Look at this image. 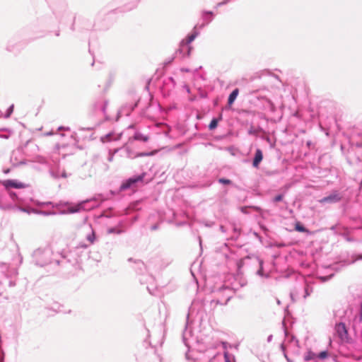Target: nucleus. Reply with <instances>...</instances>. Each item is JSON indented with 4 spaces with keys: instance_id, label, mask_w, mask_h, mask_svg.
Segmentation results:
<instances>
[{
    "instance_id": "1",
    "label": "nucleus",
    "mask_w": 362,
    "mask_h": 362,
    "mask_svg": "<svg viewBox=\"0 0 362 362\" xmlns=\"http://www.w3.org/2000/svg\"><path fill=\"white\" fill-rule=\"evenodd\" d=\"M18 274L16 268L11 267L6 263L0 262V286L3 288L15 286Z\"/></svg>"
},
{
    "instance_id": "2",
    "label": "nucleus",
    "mask_w": 362,
    "mask_h": 362,
    "mask_svg": "<svg viewBox=\"0 0 362 362\" xmlns=\"http://www.w3.org/2000/svg\"><path fill=\"white\" fill-rule=\"evenodd\" d=\"M201 28L202 25L199 27L197 25L194 26L192 33H189L185 39L180 42L179 48L176 52V54L179 55L182 58L187 57L190 55L192 50V47L190 45V43L199 35Z\"/></svg>"
},
{
    "instance_id": "3",
    "label": "nucleus",
    "mask_w": 362,
    "mask_h": 362,
    "mask_svg": "<svg viewBox=\"0 0 362 362\" xmlns=\"http://www.w3.org/2000/svg\"><path fill=\"white\" fill-rule=\"evenodd\" d=\"M52 250L49 247H40L33 253V258L36 265L44 267L52 262Z\"/></svg>"
},
{
    "instance_id": "4",
    "label": "nucleus",
    "mask_w": 362,
    "mask_h": 362,
    "mask_svg": "<svg viewBox=\"0 0 362 362\" xmlns=\"http://www.w3.org/2000/svg\"><path fill=\"white\" fill-rule=\"evenodd\" d=\"M182 340L185 345L189 349H195L199 352H203L204 351H209V348L206 347L201 344L199 340H195L192 334V331L186 328L183 332L182 334Z\"/></svg>"
},
{
    "instance_id": "5",
    "label": "nucleus",
    "mask_w": 362,
    "mask_h": 362,
    "mask_svg": "<svg viewBox=\"0 0 362 362\" xmlns=\"http://www.w3.org/2000/svg\"><path fill=\"white\" fill-rule=\"evenodd\" d=\"M65 204L68 206L67 209L62 211V214H74L90 210V199L81 201L74 205H70L69 203H66Z\"/></svg>"
},
{
    "instance_id": "6",
    "label": "nucleus",
    "mask_w": 362,
    "mask_h": 362,
    "mask_svg": "<svg viewBox=\"0 0 362 362\" xmlns=\"http://www.w3.org/2000/svg\"><path fill=\"white\" fill-rule=\"evenodd\" d=\"M48 168L49 175L54 179L67 177L66 171L64 169L61 170L59 163L57 160L52 159L51 164H49Z\"/></svg>"
},
{
    "instance_id": "7",
    "label": "nucleus",
    "mask_w": 362,
    "mask_h": 362,
    "mask_svg": "<svg viewBox=\"0 0 362 362\" xmlns=\"http://www.w3.org/2000/svg\"><path fill=\"white\" fill-rule=\"evenodd\" d=\"M2 185L6 189L10 188L21 189L25 187V185L23 182H18L16 180H6L2 182Z\"/></svg>"
},
{
    "instance_id": "8",
    "label": "nucleus",
    "mask_w": 362,
    "mask_h": 362,
    "mask_svg": "<svg viewBox=\"0 0 362 362\" xmlns=\"http://www.w3.org/2000/svg\"><path fill=\"white\" fill-rule=\"evenodd\" d=\"M143 177L144 175L130 177L121 185L120 189L125 190L127 189L132 187L135 183L141 181L143 180Z\"/></svg>"
},
{
    "instance_id": "9",
    "label": "nucleus",
    "mask_w": 362,
    "mask_h": 362,
    "mask_svg": "<svg viewBox=\"0 0 362 362\" xmlns=\"http://www.w3.org/2000/svg\"><path fill=\"white\" fill-rule=\"evenodd\" d=\"M335 332L341 340H345L348 337V332L344 323L340 322L335 325Z\"/></svg>"
},
{
    "instance_id": "10",
    "label": "nucleus",
    "mask_w": 362,
    "mask_h": 362,
    "mask_svg": "<svg viewBox=\"0 0 362 362\" xmlns=\"http://www.w3.org/2000/svg\"><path fill=\"white\" fill-rule=\"evenodd\" d=\"M216 354L214 353L208 354L206 358L204 360H202L199 358H193L190 353L188 351L186 353V358L187 360L192 359V362H211V361L215 358Z\"/></svg>"
},
{
    "instance_id": "11",
    "label": "nucleus",
    "mask_w": 362,
    "mask_h": 362,
    "mask_svg": "<svg viewBox=\"0 0 362 362\" xmlns=\"http://www.w3.org/2000/svg\"><path fill=\"white\" fill-rule=\"evenodd\" d=\"M121 134H115L114 133H109L105 136H102L100 140L103 143L108 142L110 141H117L120 139Z\"/></svg>"
},
{
    "instance_id": "12",
    "label": "nucleus",
    "mask_w": 362,
    "mask_h": 362,
    "mask_svg": "<svg viewBox=\"0 0 362 362\" xmlns=\"http://www.w3.org/2000/svg\"><path fill=\"white\" fill-rule=\"evenodd\" d=\"M262 159H263L262 151L260 149L257 148L255 151V157H254L253 162H252V165L255 168H258L259 165L261 163V161L262 160Z\"/></svg>"
},
{
    "instance_id": "13",
    "label": "nucleus",
    "mask_w": 362,
    "mask_h": 362,
    "mask_svg": "<svg viewBox=\"0 0 362 362\" xmlns=\"http://www.w3.org/2000/svg\"><path fill=\"white\" fill-rule=\"evenodd\" d=\"M341 197L338 194H332L329 196L325 197L322 199L321 202L323 203H334L340 200Z\"/></svg>"
},
{
    "instance_id": "14",
    "label": "nucleus",
    "mask_w": 362,
    "mask_h": 362,
    "mask_svg": "<svg viewBox=\"0 0 362 362\" xmlns=\"http://www.w3.org/2000/svg\"><path fill=\"white\" fill-rule=\"evenodd\" d=\"M13 208V205L11 204L4 203V196L0 193V209L8 210Z\"/></svg>"
},
{
    "instance_id": "15",
    "label": "nucleus",
    "mask_w": 362,
    "mask_h": 362,
    "mask_svg": "<svg viewBox=\"0 0 362 362\" xmlns=\"http://www.w3.org/2000/svg\"><path fill=\"white\" fill-rule=\"evenodd\" d=\"M239 90L238 88H235L232 91V93L229 95L228 99V105H231L234 101L235 100L237 96L238 95Z\"/></svg>"
},
{
    "instance_id": "16",
    "label": "nucleus",
    "mask_w": 362,
    "mask_h": 362,
    "mask_svg": "<svg viewBox=\"0 0 362 362\" xmlns=\"http://www.w3.org/2000/svg\"><path fill=\"white\" fill-rule=\"evenodd\" d=\"M6 50L10 52H13L14 54H17L20 52V47L18 45H16V44H8L7 46H6Z\"/></svg>"
},
{
    "instance_id": "17",
    "label": "nucleus",
    "mask_w": 362,
    "mask_h": 362,
    "mask_svg": "<svg viewBox=\"0 0 362 362\" xmlns=\"http://www.w3.org/2000/svg\"><path fill=\"white\" fill-rule=\"evenodd\" d=\"M202 19L205 21H211L214 13L211 11H203L202 13Z\"/></svg>"
},
{
    "instance_id": "18",
    "label": "nucleus",
    "mask_w": 362,
    "mask_h": 362,
    "mask_svg": "<svg viewBox=\"0 0 362 362\" xmlns=\"http://www.w3.org/2000/svg\"><path fill=\"white\" fill-rule=\"evenodd\" d=\"M35 162L42 164V165H45L46 166H47V168L49 167V164H51V161H48L47 160V158H45V157H42V156L36 157Z\"/></svg>"
},
{
    "instance_id": "19",
    "label": "nucleus",
    "mask_w": 362,
    "mask_h": 362,
    "mask_svg": "<svg viewBox=\"0 0 362 362\" xmlns=\"http://www.w3.org/2000/svg\"><path fill=\"white\" fill-rule=\"evenodd\" d=\"M259 269L257 271V274L262 277H268V274H265L263 270V261L259 259Z\"/></svg>"
},
{
    "instance_id": "20",
    "label": "nucleus",
    "mask_w": 362,
    "mask_h": 362,
    "mask_svg": "<svg viewBox=\"0 0 362 362\" xmlns=\"http://www.w3.org/2000/svg\"><path fill=\"white\" fill-rule=\"evenodd\" d=\"M134 139L136 140H140V141H145V142L148 140V137L147 136H145V135H144V134H142L141 133H139V132L135 133Z\"/></svg>"
},
{
    "instance_id": "21",
    "label": "nucleus",
    "mask_w": 362,
    "mask_h": 362,
    "mask_svg": "<svg viewBox=\"0 0 362 362\" xmlns=\"http://www.w3.org/2000/svg\"><path fill=\"white\" fill-rule=\"evenodd\" d=\"M224 358L226 362H235L234 356L230 355L228 351L224 352Z\"/></svg>"
},
{
    "instance_id": "22",
    "label": "nucleus",
    "mask_w": 362,
    "mask_h": 362,
    "mask_svg": "<svg viewBox=\"0 0 362 362\" xmlns=\"http://www.w3.org/2000/svg\"><path fill=\"white\" fill-rule=\"evenodd\" d=\"M90 127H87V128H82V127H80L78 128V132H75L74 133V136L76 138H80V136H81V133L83 132V131H90Z\"/></svg>"
},
{
    "instance_id": "23",
    "label": "nucleus",
    "mask_w": 362,
    "mask_h": 362,
    "mask_svg": "<svg viewBox=\"0 0 362 362\" xmlns=\"http://www.w3.org/2000/svg\"><path fill=\"white\" fill-rule=\"evenodd\" d=\"M315 357V354L312 351H308L304 356V359L306 361H310Z\"/></svg>"
},
{
    "instance_id": "24",
    "label": "nucleus",
    "mask_w": 362,
    "mask_h": 362,
    "mask_svg": "<svg viewBox=\"0 0 362 362\" xmlns=\"http://www.w3.org/2000/svg\"><path fill=\"white\" fill-rule=\"evenodd\" d=\"M122 233V230L117 228H109L107 229V233L109 234H111V233H117V234H119Z\"/></svg>"
},
{
    "instance_id": "25",
    "label": "nucleus",
    "mask_w": 362,
    "mask_h": 362,
    "mask_svg": "<svg viewBox=\"0 0 362 362\" xmlns=\"http://www.w3.org/2000/svg\"><path fill=\"white\" fill-rule=\"evenodd\" d=\"M13 108H14V105H11L6 110V112L5 114V117L6 118H8L11 116V115L13 113Z\"/></svg>"
},
{
    "instance_id": "26",
    "label": "nucleus",
    "mask_w": 362,
    "mask_h": 362,
    "mask_svg": "<svg viewBox=\"0 0 362 362\" xmlns=\"http://www.w3.org/2000/svg\"><path fill=\"white\" fill-rule=\"evenodd\" d=\"M296 230L299 232H307L308 230L302 225L297 223L295 227Z\"/></svg>"
},
{
    "instance_id": "27",
    "label": "nucleus",
    "mask_w": 362,
    "mask_h": 362,
    "mask_svg": "<svg viewBox=\"0 0 362 362\" xmlns=\"http://www.w3.org/2000/svg\"><path fill=\"white\" fill-rule=\"evenodd\" d=\"M217 124H218L217 120L216 119H213L209 125V128L210 129H214L217 127Z\"/></svg>"
},
{
    "instance_id": "28",
    "label": "nucleus",
    "mask_w": 362,
    "mask_h": 362,
    "mask_svg": "<svg viewBox=\"0 0 362 362\" xmlns=\"http://www.w3.org/2000/svg\"><path fill=\"white\" fill-rule=\"evenodd\" d=\"M37 214H42L43 216H49L55 214V212L53 211H38Z\"/></svg>"
},
{
    "instance_id": "29",
    "label": "nucleus",
    "mask_w": 362,
    "mask_h": 362,
    "mask_svg": "<svg viewBox=\"0 0 362 362\" xmlns=\"http://www.w3.org/2000/svg\"><path fill=\"white\" fill-rule=\"evenodd\" d=\"M218 182L223 185H230L231 183V181L228 179L220 178L218 179Z\"/></svg>"
},
{
    "instance_id": "30",
    "label": "nucleus",
    "mask_w": 362,
    "mask_h": 362,
    "mask_svg": "<svg viewBox=\"0 0 362 362\" xmlns=\"http://www.w3.org/2000/svg\"><path fill=\"white\" fill-rule=\"evenodd\" d=\"M8 194H9L11 199H13V201L18 199V195L16 194V193H15L13 192H9Z\"/></svg>"
},
{
    "instance_id": "31",
    "label": "nucleus",
    "mask_w": 362,
    "mask_h": 362,
    "mask_svg": "<svg viewBox=\"0 0 362 362\" xmlns=\"http://www.w3.org/2000/svg\"><path fill=\"white\" fill-rule=\"evenodd\" d=\"M327 352L325 351L320 352L318 355V358L320 359H324V358H327Z\"/></svg>"
},
{
    "instance_id": "32",
    "label": "nucleus",
    "mask_w": 362,
    "mask_h": 362,
    "mask_svg": "<svg viewBox=\"0 0 362 362\" xmlns=\"http://www.w3.org/2000/svg\"><path fill=\"white\" fill-rule=\"evenodd\" d=\"M135 263L137 264L139 269H141V270L142 269L143 267H144V262L140 261V260L135 261Z\"/></svg>"
},
{
    "instance_id": "33",
    "label": "nucleus",
    "mask_w": 362,
    "mask_h": 362,
    "mask_svg": "<svg viewBox=\"0 0 362 362\" xmlns=\"http://www.w3.org/2000/svg\"><path fill=\"white\" fill-rule=\"evenodd\" d=\"M283 199V195L282 194H279L277 196H276L274 198V202H280Z\"/></svg>"
},
{
    "instance_id": "34",
    "label": "nucleus",
    "mask_w": 362,
    "mask_h": 362,
    "mask_svg": "<svg viewBox=\"0 0 362 362\" xmlns=\"http://www.w3.org/2000/svg\"><path fill=\"white\" fill-rule=\"evenodd\" d=\"M358 317H359V321L362 322V302L361 303V305H360Z\"/></svg>"
},
{
    "instance_id": "35",
    "label": "nucleus",
    "mask_w": 362,
    "mask_h": 362,
    "mask_svg": "<svg viewBox=\"0 0 362 362\" xmlns=\"http://www.w3.org/2000/svg\"><path fill=\"white\" fill-rule=\"evenodd\" d=\"M151 154V153H138L135 157L146 156H149Z\"/></svg>"
},
{
    "instance_id": "36",
    "label": "nucleus",
    "mask_w": 362,
    "mask_h": 362,
    "mask_svg": "<svg viewBox=\"0 0 362 362\" xmlns=\"http://www.w3.org/2000/svg\"><path fill=\"white\" fill-rule=\"evenodd\" d=\"M10 136L9 134H0V138L7 139Z\"/></svg>"
},
{
    "instance_id": "37",
    "label": "nucleus",
    "mask_w": 362,
    "mask_h": 362,
    "mask_svg": "<svg viewBox=\"0 0 362 362\" xmlns=\"http://www.w3.org/2000/svg\"><path fill=\"white\" fill-rule=\"evenodd\" d=\"M59 130H66V131H69L70 130V128L69 127H59L58 128Z\"/></svg>"
},
{
    "instance_id": "38",
    "label": "nucleus",
    "mask_w": 362,
    "mask_h": 362,
    "mask_svg": "<svg viewBox=\"0 0 362 362\" xmlns=\"http://www.w3.org/2000/svg\"><path fill=\"white\" fill-rule=\"evenodd\" d=\"M80 247H81V248H87L88 245H85V244H80L77 249H79Z\"/></svg>"
},
{
    "instance_id": "39",
    "label": "nucleus",
    "mask_w": 362,
    "mask_h": 362,
    "mask_svg": "<svg viewBox=\"0 0 362 362\" xmlns=\"http://www.w3.org/2000/svg\"><path fill=\"white\" fill-rule=\"evenodd\" d=\"M112 159H113V154L111 153V152H110V156L108 157V160L110 162L112 161Z\"/></svg>"
},
{
    "instance_id": "40",
    "label": "nucleus",
    "mask_w": 362,
    "mask_h": 362,
    "mask_svg": "<svg viewBox=\"0 0 362 362\" xmlns=\"http://www.w3.org/2000/svg\"><path fill=\"white\" fill-rule=\"evenodd\" d=\"M158 228V225H153V226H151V230H156Z\"/></svg>"
},
{
    "instance_id": "41",
    "label": "nucleus",
    "mask_w": 362,
    "mask_h": 362,
    "mask_svg": "<svg viewBox=\"0 0 362 362\" xmlns=\"http://www.w3.org/2000/svg\"><path fill=\"white\" fill-rule=\"evenodd\" d=\"M86 239L90 243V233L86 235Z\"/></svg>"
},
{
    "instance_id": "42",
    "label": "nucleus",
    "mask_w": 362,
    "mask_h": 362,
    "mask_svg": "<svg viewBox=\"0 0 362 362\" xmlns=\"http://www.w3.org/2000/svg\"><path fill=\"white\" fill-rule=\"evenodd\" d=\"M222 345H223V347L224 349H227V343L226 342H223Z\"/></svg>"
},
{
    "instance_id": "43",
    "label": "nucleus",
    "mask_w": 362,
    "mask_h": 362,
    "mask_svg": "<svg viewBox=\"0 0 362 362\" xmlns=\"http://www.w3.org/2000/svg\"><path fill=\"white\" fill-rule=\"evenodd\" d=\"M305 295L304 296V298H305L309 295V293L308 292L307 288H305Z\"/></svg>"
},
{
    "instance_id": "44",
    "label": "nucleus",
    "mask_w": 362,
    "mask_h": 362,
    "mask_svg": "<svg viewBox=\"0 0 362 362\" xmlns=\"http://www.w3.org/2000/svg\"><path fill=\"white\" fill-rule=\"evenodd\" d=\"M88 52H90V42L88 41Z\"/></svg>"
},
{
    "instance_id": "45",
    "label": "nucleus",
    "mask_w": 362,
    "mask_h": 362,
    "mask_svg": "<svg viewBox=\"0 0 362 362\" xmlns=\"http://www.w3.org/2000/svg\"><path fill=\"white\" fill-rule=\"evenodd\" d=\"M54 35L56 36H59V30L55 31Z\"/></svg>"
},
{
    "instance_id": "46",
    "label": "nucleus",
    "mask_w": 362,
    "mask_h": 362,
    "mask_svg": "<svg viewBox=\"0 0 362 362\" xmlns=\"http://www.w3.org/2000/svg\"><path fill=\"white\" fill-rule=\"evenodd\" d=\"M88 216H86L84 217V223H86L88 221Z\"/></svg>"
},
{
    "instance_id": "47",
    "label": "nucleus",
    "mask_w": 362,
    "mask_h": 362,
    "mask_svg": "<svg viewBox=\"0 0 362 362\" xmlns=\"http://www.w3.org/2000/svg\"><path fill=\"white\" fill-rule=\"evenodd\" d=\"M272 335H270L268 337L267 341H270L272 340Z\"/></svg>"
},
{
    "instance_id": "48",
    "label": "nucleus",
    "mask_w": 362,
    "mask_h": 362,
    "mask_svg": "<svg viewBox=\"0 0 362 362\" xmlns=\"http://www.w3.org/2000/svg\"><path fill=\"white\" fill-rule=\"evenodd\" d=\"M91 235H92V243L93 242V238H94V233L92 231V233H91Z\"/></svg>"
},
{
    "instance_id": "49",
    "label": "nucleus",
    "mask_w": 362,
    "mask_h": 362,
    "mask_svg": "<svg viewBox=\"0 0 362 362\" xmlns=\"http://www.w3.org/2000/svg\"><path fill=\"white\" fill-rule=\"evenodd\" d=\"M44 205H50L52 204V202H46V203H43Z\"/></svg>"
},
{
    "instance_id": "50",
    "label": "nucleus",
    "mask_w": 362,
    "mask_h": 362,
    "mask_svg": "<svg viewBox=\"0 0 362 362\" xmlns=\"http://www.w3.org/2000/svg\"><path fill=\"white\" fill-rule=\"evenodd\" d=\"M107 104L105 103L103 107V111L105 112Z\"/></svg>"
},
{
    "instance_id": "51",
    "label": "nucleus",
    "mask_w": 362,
    "mask_h": 362,
    "mask_svg": "<svg viewBox=\"0 0 362 362\" xmlns=\"http://www.w3.org/2000/svg\"><path fill=\"white\" fill-rule=\"evenodd\" d=\"M347 241H352V239L349 238V237L346 238Z\"/></svg>"
},
{
    "instance_id": "52",
    "label": "nucleus",
    "mask_w": 362,
    "mask_h": 362,
    "mask_svg": "<svg viewBox=\"0 0 362 362\" xmlns=\"http://www.w3.org/2000/svg\"><path fill=\"white\" fill-rule=\"evenodd\" d=\"M55 262H56V264H59V262H59V260L56 259V260H55Z\"/></svg>"
},
{
    "instance_id": "53",
    "label": "nucleus",
    "mask_w": 362,
    "mask_h": 362,
    "mask_svg": "<svg viewBox=\"0 0 362 362\" xmlns=\"http://www.w3.org/2000/svg\"><path fill=\"white\" fill-rule=\"evenodd\" d=\"M291 297L292 299H293V293H291Z\"/></svg>"
},
{
    "instance_id": "54",
    "label": "nucleus",
    "mask_w": 362,
    "mask_h": 362,
    "mask_svg": "<svg viewBox=\"0 0 362 362\" xmlns=\"http://www.w3.org/2000/svg\"><path fill=\"white\" fill-rule=\"evenodd\" d=\"M20 209H21V211H25V209H23V208H20Z\"/></svg>"
},
{
    "instance_id": "55",
    "label": "nucleus",
    "mask_w": 362,
    "mask_h": 362,
    "mask_svg": "<svg viewBox=\"0 0 362 362\" xmlns=\"http://www.w3.org/2000/svg\"><path fill=\"white\" fill-rule=\"evenodd\" d=\"M71 28V30H74V26H73V25L71 26V28Z\"/></svg>"
},
{
    "instance_id": "56",
    "label": "nucleus",
    "mask_w": 362,
    "mask_h": 362,
    "mask_svg": "<svg viewBox=\"0 0 362 362\" xmlns=\"http://www.w3.org/2000/svg\"><path fill=\"white\" fill-rule=\"evenodd\" d=\"M8 172H9L8 169L4 171L5 173H8Z\"/></svg>"
},
{
    "instance_id": "57",
    "label": "nucleus",
    "mask_w": 362,
    "mask_h": 362,
    "mask_svg": "<svg viewBox=\"0 0 362 362\" xmlns=\"http://www.w3.org/2000/svg\"><path fill=\"white\" fill-rule=\"evenodd\" d=\"M358 259H362V255H360Z\"/></svg>"
},
{
    "instance_id": "58",
    "label": "nucleus",
    "mask_w": 362,
    "mask_h": 362,
    "mask_svg": "<svg viewBox=\"0 0 362 362\" xmlns=\"http://www.w3.org/2000/svg\"><path fill=\"white\" fill-rule=\"evenodd\" d=\"M186 90H187V92H189V89L188 87H187Z\"/></svg>"
},
{
    "instance_id": "59",
    "label": "nucleus",
    "mask_w": 362,
    "mask_h": 362,
    "mask_svg": "<svg viewBox=\"0 0 362 362\" xmlns=\"http://www.w3.org/2000/svg\"><path fill=\"white\" fill-rule=\"evenodd\" d=\"M277 303L279 305L280 304V300H276Z\"/></svg>"
},
{
    "instance_id": "60",
    "label": "nucleus",
    "mask_w": 362,
    "mask_h": 362,
    "mask_svg": "<svg viewBox=\"0 0 362 362\" xmlns=\"http://www.w3.org/2000/svg\"><path fill=\"white\" fill-rule=\"evenodd\" d=\"M228 1V0H226V1H225V2H222V3H221V4H226Z\"/></svg>"
},
{
    "instance_id": "61",
    "label": "nucleus",
    "mask_w": 362,
    "mask_h": 362,
    "mask_svg": "<svg viewBox=\"0 0 362 362\" xmlns=\"http://www.w3.org/2000/svg\"><path fill=\"white\" fill-rule=\"evenodd\" d=\"M182 71H188L187 69H182Z\"/></svg>"
},
{
    "instance_id": "62",
    "label": "nucleus",
    "mask_w": 362,
    "mask_h": 362,
    "mask_svg": "<svg viewBox=\"0 0 362 362\" xmlns=\"http://www.w3.org/2000/svg\"><path fill=\"white\" fill-rule=\"evenodd\" d=\"M24 163H25V162H23V161L20 162V164H24Z\"/></svg>"
},
{
    "instance_id": "63",
    "label": "nucleus",
    "mask_w": 362,
    "mask_h": 362,
    "mask_svg": "<svg viewBox=\"0 0 362 362\" xmlns=\"http://www.w3.org/2000/svg\"><path fill=\"white\" fill-rule=\"evenodd\" d=\"M2 129H0V131H1ZM3 130H5L4 129Z\"/></svg>"
}]
</instances>
